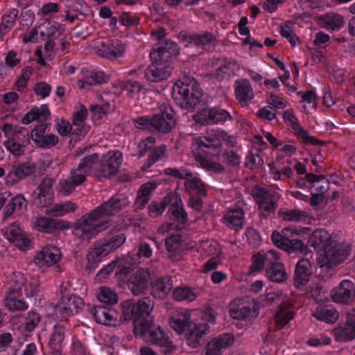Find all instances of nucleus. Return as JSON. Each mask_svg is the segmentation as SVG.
<instances>
[{
  "instance_id": "052dcab7",
  "label": "nucleus",
  "mask_w": 355,
  "mask_h": 355,
  "mask_svg": "<svg viewBox=\"0 0 355 355\" xmlns=\"http://www.w3.org/2000/svg\"><path fill=\"white\" fill-rule=\"evenodd\" d=\"M155 142V139L153 137H148L146 139L142 140L137 146L139 158L142 157L145 154L150 150Z\"/></svg>"
},
{
  "instance_id": "37998d69",
  "label": "nucleus",
  "mask_w": 355,
  "mask_h": 355,
  "mask_svg": "<svg viewBox=\"0 0 355 355\" xmlns=\"http://www.w3.org/2000/svg\"><path fill=\"white\" fill-rule=\"evenodd\" d=\"M278 216L285 221L298 222L305 220L308 217V213L299 209H279Z\"/></svg>"
},
{
  "instance_id": "a19ab883",
  "label": "nucleus",
  "mask_w": 355,
  "mask_h": 355,
  "mask_svg": "<svg viewBox=\"0 0 355 355\" xmlns=\"http://www.w3.org/2000/svg\"><path fill=\"white\" fill-rule=\"evenodd\" d=\"M106 251L100 241L96 242L87 252V259L88 263L93 266L94 264L100 261L102 257L109 254V252Z\"/></svg>"
},
{
  "instance_id": "2eb2a0df",
  "label": "nucleus",
  "mask_w": 355,
  "mask_h": 355,
  "mask_svg": "<svg viewBox=\"0 0 355 355\" xmlns=\"http://www.w3.org/2000/svg\"><path fill=\"white\" fill-rule=\"evenodd\" d=\"M180 49L178 44L171 40L159 43L157 48H154L150 53L151 60L171 62L179 53Z\"/></svg>"
},
{
  "instance_id": "473e14b6",
  "label": "nucleus",
  "mask_w": 355,
  "mask_h": 355,
  "mask_svg": "<svg viewBox=\"0 0 355 355\" xmlns=\"http://www.w3.org/2000/svg\"><path fill=\"white\" fill-rule=\"evenodd\" d=\"M190 38L193 41V44L194 45L205 50H209L216 44V36L208 31L204 32L201 34H191Z\"/></svg>"
},
{
  "instance_id": "864d4df0",
  "label": "nucleus",
  "mask_w": 355,
  "mask_h": 355,
  "mask_svg": "<svg viewBox=\"0 0 355 355\" xmlns=\"http://www.w3.org/2000/svg\"><path fill=\"white\" fill-rule=\"evenodd\" d=\"M250 305L239 304L237 307H232L230 309V316L236 320H244L251 313Z\"/></svg>"
},
{
  "instance_id": "c9c22d12",
  "label": "nucleus",
  "mask_w": 355,
  "mask_h": 355,
  "mask_svg": "<svg viewBox=\"0 0 355 355\" xmlns=\"http://www.w3.org/2000/svg\"><path fill=\"white\" fill-rule=\"evenodd\" d=\"M99 157L97 153H92L80 159L78 166V171H82L88 175L97 171Z\"/></svg>"
},
{
  "instance_id": "79ce46f5",
  "label": "nucleus",
  "mask_w": 355,
  "mask_h": 355,
  "mask_svg": "<svg viewBox=\"0 0 355 355\" xmlns=\"http://www.w3.org/2000/svg\"><path fill=\"white\" fill-rule=\"evenodd\" d=\"M115 261H117L116 275L120 277H125L130 274L135 264L132 257L129 255L116 259Z\"/></svg>"
},
{
  "instance_id": "f704fd0d",
  "label": "nucleus",
  "mask_w": 355,
  "mask_h": 355,
  "mask_svg": "<svg viewBox=\"0 0 355 355\" xmlns=\"http://www.w3.org/2000/svg\"><path fill=\"white\" fill-rule=\"evenodd\" d=\"M330 239V235L326 230L318 229L313 231L309 236L308 244L315 249L321 248L324 249L327 246Z\"/></svg>"
},
{
  "instance_id": "423d86ee",
  "label": "nucleus",
  "mask_w": 355,
  "mask_h": 355,
  "mask_svg": "<svg viewBox=\"0 0 355 355\" xmlns=\"http://www.w3.org/2000/svg\"><path fill=\"white\" fill-rule=\"evenodd\" d=\"M350 250L347 245L341 243L329 245L320 252L317 261L322 268H334L346 259L349 255Z\"/></svg>"
},
{
  "instance_id": "20e7f679",
  "label": "nucleus",
  "mask_w": 355,
  "mask_h": 355,
  "mask_svg": "<svg viewBox=\"0 0 355 355\" xmlns=\"http://www.w3.org/2000/svg\"><path fill=\"white\" fill-rule=\"evenodd\" d=\"M299 235L296 228L288 227L283 228L281 232L275 230L271 235V240L279 248L288 253H307V245L297 238Z\"/></svg>"
},
{
  "instance_id": "7ed1b4c3",
  "label": "nucleus",
  "mask_w": 355,
  "mask_h": 355,
  "mask_svg": "<svg viewBox=\"0 0 355 355\" xmlns=\"http://www.w3.org/2000/svg\"><path fill=\"white\" fill-rule=\"evenodd\" d=\"M203 96L200 84L193 77L184 76L175 82L172 88V97L181 108L193 109L199 105Z\"/></svg>"
},
{
  "instance_id": "f257e3e1",
  "label": "nucleus",
  "mask_w": 355,
  "mask_h": 355,
  "mask_svg": "<svg viewBox=\"0 0 355 355\" xmlns=\"http://www.w3.org/2000/svg\"><path fill=\"white\" fill-rule=\"evenodd\" d=\"M129 203L130 201L123 195H114L78 219L72 225V234L81 241L89 242L98 234L110 227V220L107 217L116 214Z\"/></svg>"
},
{
  "instance_id": "49530a36",
  "label": "nucleus",
  "mask_w": 355,
  "mask_h": 355,
  "mask_svg": "<svg viewBox=\"0 0 355 355\" xmlns=\"http://www.w3.org/2000/svg\"><path fill=\"white\" fill-rule=\"evenodd\" d=\"M173 298L177 301L192 302L196 297V294L189 287L175 288L173 293Z\"/></svg>"
},
{
  "instance_id": "e2e57ef3",
  "label": "nucleus",
  "mask_w": 355,
  "mask_h": 355,
  "mask_svg": "<svg viewBox=\"0 0 355 355\" xmlns=\"http://www.w3.org/2000/svg\"><path fill=\"white\" fill-rule=\"evenodd\" d=\"M12 139H16L23 144H28L30 141L28 131L25 128L15 126L13 128Z\"/></svg>"
},
{
  "instance_id": "ea45409f",
  "label": "nucleus",
  "mask_w": 355,
  "mask_h": 355,
  "mask_svg": "<svg viewBox=\"0 0 355 355\" xmlns=\"http://www.w3.org/2000/svg\"><path fill=\"white\" fill-rule=\"evenodd\" d=\"M192 322L189 321V315L182 314L178 315V317L171 318L170 320L171 327L179 334L189 329L193 324Z\"/></svg>"
},
{
  "instance_id": "4c0bfd02",
  "label": "nucleus",
  "mask_w": 355,
  "mask_h": 355,
  "mask_svg": "<svg viewBox=\"0 0 355 355\" xmlns=\"http://www.w3.org/2000/svg\"><path fill=\"white\" fill-rule=\"evenodd\" d=\"M65 329L61 325H55L52 333L49 347L54 351V353H62V342L64 338Z\"/></svg>"
},
{
  "instance_id": "603ef678",
  "label": "nucleus",
  "mask_w": 355,
  "mask_h": 355,
  "mask_svg": "<svg viewBox=\"0 0 355 355\" xmlns=\"http://www.w3.org/2000/svg\"><path fill=\"white\" fill-rule=\"evenodd\" d=\"M76 205L71 202H67L64 204H56L51 209L49 213L53 216H64L67 213L75 211Z\"/></svg>"
},
{
  "instance_id": "0eeeda50",
  "label": "nucleus",
  "mask_w": 355,
  "mask_h": 355,
  "mask_svg": "<svg viewBox=\"0 0 355 355\" xmlns=\"http://www.w3.org/2000/svg\"><path fill=\"white\" fill-rule=\"evenodd\" d=\"M196 153L194 156L218 157L222 153V141L217 135H209L196 139Z\"/></svg>"
},
{
  "instance_id": "f8f14e48",
  "label": "nucleus",
  "mask_w": 355,
  "mask_h": 355,
  "mask_svg": "<svg viewBox=\"0 0 355 355\" xmlns=\"http://www.w3.org/2000/svg\"><path fill=\"white\" fill-rule=\"evenodd\" d=\"M83 305V300L80 297L76 295H70L62 297L58 302L55 309V314L59 315L62 318L67 319L77 313Z\"/></svg>"
},
{
  "instance_id": "680f3d73",
  "label": "nucleus",
  "mask_w": 355,
  "mask_h": 355,
  "mask_svg": "<svg viewBox=\"0 0 355 355\" xmlns=\"http://www.w3.org/2000/svg\"><path fill=\"white\" fill-rule=\"evenodd\" d=\"M223 64L216 69L217 75L219 74L220 71H224V73L229 74L233 72L236 67H238L237 62L234 60H230L227 58H222L220 59Z\"/></svg>"
},
{
  "instance_id": "338daca9",
  "label": "nucleus",
  "mask_w": 355,
  "mask_h": 355,
  "mask_svg": "<svg viewBox=\"0 0 355 355\" xmlns=\"http://www.w3.org/2000/svg\"><path fill=\"white\" fill-rule=\"evenodd\" d=\"M172 215L182 225L187 223V213L184 210L182 207H180L178 203L173 205Z\"/></svg>"
},
{
  "instance_id": "7c9ffc66",
  "label": "nucleus",
  "mask_w": 355,
  "mask_h": 355,
  "mask_svg": "<svg viewBox=\"0 0 355 355\" xmlns=\"http://www.w3.org/2000/svg\"><path fill=\"white\" fill-rule=\"evenodd\" d=\"M121 164V161L115 156H111L105 160L98 161L95 175L99 177L110 178L115 175Z\"/></svg>"
},
{
  "instance_id": "dca6fc26",
  "label": "nucleus",
  "mask_w": 355,
  "mask_h": 355,
  "mask_svg": "<svg viewBox=\"0 0 355 355\" xmlns=\"http://www.w3.org/2000/svg\"><path fill=\"white\" fill-rule=\"evenodd\" d=\"M47 125H37L31 132V138L35 145L42 148H50L58 143V137L53 134H46Z\"/></svg>"
},
{
  "instance_id": "e433bc0d",
  "label": "nucleus",
  "mask_w": 355,
  "mask_h": 355,
  "mask_svg": "<svg viewBox=\"0 0 355 355\" xmlns=\"http://www.w3.org/2000/svg\"><path fill=\"white\" fill-rule=\"evenodd\" d=\"M312 315L316 319L329 324L334 323L339 316L335 309L328 306L316 309Z\"/></svg>"
},
{
  "instance_id": "c03bdc74",
  "label": "nucleus",
  "mask_w": 355,
  "mask_h": 355,
  "mask_svg": "<svg viewBox=\"0 0 355 355\" xmlns=\"http://www.w3.org/2000/svg\"><path fill=\"white\" fill-rule=\"evenodd\" d=\"M96 297L101 302L109 305L116 304L118 302V296L115 291L106 286H101L98 288Z\"/></svg>"
},
{
  "instance_id": "a18cd8bd",
  "label": "nucleus",
  "mask_w": 355,
  "mask_h": 355,
  "mask_svg": "<svg viewBox=\"0 0 355 355\" xmlns=\"http://www.w3.org/2000/svg\"><path fill=\"white\" fill-rule=\"evenodd\" d=\"M18 294L8 293L6 299V306L10 311H24L28 309L27 304L21 300H17Z\"/></svg>"
},
{
  "instance_id": "bb28decb",
  "label": "nucleus",
  "mask_w": 355,
  "mask_h": 355,
  "mask_svg": "<svg viewBox=\"0 0 355 355\" xmlns=\"http://www.w3.org/2000/svg\"><path fill=\"white\" fill-rule=\"evenodd\" d=\"M335 334L342 341L352 340L355 338V309L347 313L345 323L336 329Z\"/></svg>"
},
{
  "instance_id": "ddd939ff",
  "label": "nucleus",
  "mask_w": 355,
  "mask_h": 355,
  "mask_svg": "<svg viewBox=\"0 0 355 355\" xmlns=\"http://www.w3.org/2000/svg\"><path fill=\"white\" fill-rule=\"evenodd\" d=\"M331 296L336 303L349 304L355 298V284L350 280L344 279L331 291Z\"/></svg>"
},
{
  "instance_id": "69168bd1",
  "label": "nucleus",
  "mask_w": 355,
  "mask_h": 355,
  "mask_svg": "<svg viewBox=\"0 0 355 355\" xmlns=\"http://www.w3.org/2000/svg\"><path fill=\"white\" fill-rule=\"evenodd\" d=\"M137 128L153 132V116H145L134 120Z\"/></svg>"
},
{
  "instance_id": "4be33fe9",
  "label": "nucleus",
  "mask_w": 355,
  "mask_h": 355,
  "mask_svg": "<svg viewBox=\"0 0 355 355\" xmlns=\"http://www.w3.org/2000/svg\"><path fill=\"white\" fill-rule=\"evenodd\" d=\"M35 170V165L31 162L14 164L8 173L7 181L12 184H17L26 177L32 175Z\"/></svg>"
},
{
  "instance_id": "f03ea898",
  "label": "nucleus",
  "mask_w": 355,
  "mask_h": 355,
  "mask_svg": "<svg viewBox=\"0 0 355 355\" xmlns=\"http://www.w3.org/2000/svg\"><path fill=\"white\" fill-rule=\"evenodd\" d=\"M154 303L149 297H145L137 301L131 299L121 304V314L120 321L128 322L132 320L134 331H144V325L151 324L153 317L151 315Z\"/></svg>"
},
{
  "instance_id": "c85d7f7f",
  "label": "nucleus",
  "mask_w": 355,
  "mask_h": 355,
  "mask_svg": "<svg viewBox=\"0 0 355 355\" xmlns=\"http://www.w3.org/2000/svg\"><path fill=\"white\" fill-rule=\"evenodd\" d=\"M312 266L307 259H301L295 266L294 280L297 287L304 286L309 281Z\"/></svg>"
},
{
  "instance_id": "774afa93",
  "label": "nucleus",
  "mask_w": 355,
  "mask_h": 355,
  "mask_svg": "<svg viewBox=\"0 0 355 355\" xmlns=\"http://www.w3.org/2000/svg\"><path fill=\"white\" fill-rule=\"evenodd\" d=\"M33 203L37 207H44L51 204L52 195L41 194V193H33Z\"/></svg>"
},
{
  "instance_id": "6e6d98bb",
  "label": "nucleus",
  "mask_w": 355,
  "mask_h": 355,
  "mask_svg": "<svg viewBox=\"0 0 355 355\" xmlns=\"http://www.w3.org/2000/svg\"><path fill=\"white\" fill-rule=\"evenodd\" d=\"M169 203L168 196L164 198V200L160 202L156 201L153 202L148 206V214L150 217L156 218L159 216L164 211L166 205Z\"/></svg>"
},
{
  "instance_id": "bf43d9fd",
  "label": "nucleus",
  "mask_w": 355,
  "mask_h": 355,
  "mask_svg": "<svg viewBox=\"0 0 355 355\" xmlns=\"http://www.w3.org/2000/svg\"><path fill=\"white\" fill-rule=\"evenodd\" d=\"M266 266V254L262 256L260 253H257L252 257V263L250 267V273L252 274L262 270Z\"/></svg>"
},
{
  "instance_id": "de8ad7c7",
  "label": "nucleus",
  "mask_w": 355,
  "mask_h": 355,
  "mask_svg": "<svg viewBox=\"0 0 355 355\" xmlns=\"http://www.w3.org/2000/svg\"><path fill=\"white\" fill-rule=\"evenodd\" d=\"M184 241V235L181 233L173 234L165 240V245L168 252L174 253L181 247Z\"/></svg>"
},
{
  "instance_id": "393cba45",
  "label": "nucleus",
  "mask_w": 355,
  "mask_h": 355,
  "mask_svg": "<svg viewBox=\"0 0 355 355\" xmlns=\"http://www.w3.org/2000/svg\"><path fill=\"white\" fill-rule=\"evenodd\" d=\"M125 51V46L121 42L108 41L107 43H102L96 53L99 56L114 60L121 57Z\"/></svg>"
},
{
  "instance_id": "9b49d317",
  "label": "nucleus",
  "mask_w": 355,
  "mask_h": 355,
  "mask_svg": "<svg viewBox=\"0 0 355 355\" xmlns=\"http://www.w3.org/2000/svg\"><path fill=\"white\" fill-rule=\"evenodd\" d=\"M151 275L148 268H139L131 275L128 287L134 295L145 293L150 284Z\"/></svg>"
},
{
  "instance_id": "f3484780",
  "label": "nucleus",
  "mask_w": 355,
  "mask_h": 355,
  "mask_svg": "<svg viewBox=\"0 0 355 355\" xmlns=\"http://www.w3.org/2000/svg\"><path fill=\"white\" fill-rule=\"evenodd\" d=\"M150 294L155 298L164 299L171 292L173 284L170 276L159 277L150 279Z\"/></svg>"
},
{
  "instance_id": "0e129e2a",
  "label": "nucleus",
  "mask_w": 355,
  "mask_h": 355,
  "mask_svg": "<svg viewBox=\"0 0 355 355\" xmlns=\"http://www.w3.org/2000/svg\"><path fill=\"white\" fill-rule=\"evenodd\" d=\"M40 320V317L39 314L34 311H31L28 313L27 316L26 317L25 322V329L28 332H31L33 329L37 327L39 322Z\"/></svg>"
},
{
  "instance_id": "4d7b16f0",
  "label": "nucleus",
  "mask_w": 355,
  "mask_h": 355,
  "mask_svg": "<svg viewBox=\"0 0 355 355\" xmlns=\"http://www.w3.org/2000/svg\"><path fill=\"white\" fill-rule=\"evenodd\" d=\"M324 24L327 28L339 29L344 24L343 17L335 13L327 15L324 19Z\"/></svg>"
},
{
  "instance_id": "39448f33",
  "label": "nucleus",
  "mask_w": 355,
  "mask_h": 355,
  "mask_svg": "<svg viewBox=\"0 0 355 355\" xmlns=\"http://www.w3.org/2000/svg\"><path fill=\"white\" fill-rule=\"evenodd\" d=\"M144 331H134L135 334L143 338L146 342L157 345L162 349L164 354L175 353L176 346L173 345L169 337L166 336L159 326H155L153 321L151 324L144 325Z\"/></svg>"
},
{
  "instance_id": "c756f323",
  "label": "nucleus",
  "mask_w": 355,
  "mask_h": 355,
  "mask_svg": "<svg viewBox=\"0 0 355 355\" xmlns=\"http://www.w3.org/2000/svg\"><path fill=\"white\" fill-rule=\"evenodd\" d=\"M125 240L126 236L124 233L116 229H112L108 232L107 236L99 241L105 248L106 252L110 254L121 247Z\"/></svg>"
},
{
  "instance_id": "13d9d810",
  "label": "nucleus",
  "mask_w": 355,
  "mask_h": 355,
  "mask_svg": "<svg viewBox=\"0 0 355 355\" xmlns=\"http://www.w3.org/2000/svg\"><path fill=\"white\" fill-rule=\"evenodd\" d=\"M166 146H161L154 148V150L149 155L147 161L145 163L144 167H150L156 161L163 156L165 157Z\"/></svg>"
},
{
  "instance_id": "a211bd4d",
  "label": "nucleus",
  "mask_w": 355,
  "mask_h": 355,
  "mask_svg": "<svg viewBox=\"0 0 355 355\" xmlns=\"http://www.w3.org/2000/svg\"><path fill=\"white\" fill-rule=\"evenodd\" d=\"M284 119L290 123L292 128L295 130L296 134L302 142L312 145H321L324 144L323 141L309 135L308 132L300 125L298 120L292 110L284 112Z\"/></svg>"
},
{
  "instance_id": "5701e85b",
  "label": "nucleus",
  "mask_w": 355,
  "mask_h": 355,
  "mask_svg": "<svg viewBox=\"0 0 355 355\" xmlns=\"http://www.w3.org/2000/svg\"><path fill=\"white\" fill-rule=\"evenodd\" d=\"M61 258V252L58 248L47 245L39 252L34 258L35 263L42 267L56 263Z\"/></svg>"
},
{
  "instance_id": "72a5a7b5",
  "label": "nucleus",
  "mask_w": 355,
  "mask_h": 355,
  "mask_svg": "<svg viewBox=\"0 0 355 355\" xmlns=\"http://www.w3.org/2000/svg\"><path fill=\"white\" fill-rule=\"evenodd\" d=\"M156 187L157 184L153 182L145 183L141 187L135 200V205L138 209H142L144 208L150 200V194Z\"/></svg>"
},
{
  "instance_id": "6ab92c4d",
  "label": "nucleus",
  "mask_w": 355,
  "mask_h": 355,
  "mask_svg": "<svg viewBox=\"0 0 355 355\" xmlns=\"http://www.w3.org/2000/svg\"><path fill=\"white\" fill-rule=\"evenodd\" d=\"M96 322L103 325H111L119 316V313L105 306H94L89 310Z\"/></svg>"
},
{
  "instance_id": "4468645a",
  "label": "nucleus",
  "mask_w": 355,
  "mask_h": 355,
  "mask_svg": "<svg viewBox=\"0 0 355 355\" xmlns=\"http://www.w3.org/2000/svg\"><path fill=\"white\" fill-rule=\"evenodd\" d=\"M153 63L145 70V78L150 82L166 80L171 74L173 67L169 62L152 60Z\"/></svg>"
},
{
  "instance_id": "1a4fd4ad",
  "label": "nucleus",
  "mask_w": 355,
  "mask_h": 355,
  "mask_svg": "<svg viewBox=\"0 0 355 355\" xmlns=\"http://www.w3.org/2000/svg\"><path fill=\"white\" fill-rule=\"evenodd\" d=\"M230 119L227 111L217 107L204 108L193 116L196 122L202 125L223 123Z\"/></svg>"
},
{
  "instance_id": "9d476101",
  "label": "nucleus",
  "mask_w": 355,
  "mask_h": 355,
  "mask_svg": "<svg viewBox=\"0 0 355 355\" xmlns=\"http://www.w3.org/2000/svg\"><path fill=\"white\" fill-rule=\"evenodd\" d=\"M254 197L259 206L266 214L262 213L261 216L266 218L268 215L275 212L277 207L279 196L275 192L270 193L264 189L256 187L253 190Z\"/></svg>"
},
{
  "instance_id": "cd10ccee",
  "label": "nucleus",
  "mask_w": 355,
  "mask_h": 355,
  "mask_svg": "<svg viewBox=\"0 0 355 355\" xmlns=\"http://www.w3.org/2000/svg\"><path fill=\"white\" fill-rule=\"evenodd\" d=\"M209 330V326L207 323H194L189 329L187 336V343L192 348H196L202 344V337Z\"/></svg>"
},
{
  "instance_id": "2f4dec72",
  "label": "nucleus",
  "mask_w": 355,
  "mask_h": 355,
  "mask_svg": "<svg viewBox=\"0 0 355 355\" xmlns=\"http://www.w3.org/2000/svg\"><path fill=\"white\" fill-rule=\"evenodd\" d=\"M243 219L244 212L241 208L229 210L223 218L225 224L236 231L242 228Z\"/></svg>"
},
{
  "instance_id": "09e8293b",
  "label": "nucleus",
  "mask_w": 355,
  "mask_h": 355,
  "mask_svg": "<svg viewBox=\"0 0 355 355\" xmlns=\"http://www.w3.org/2000/svg\"><path fill=\"white\" fill-rule=\"evenodd\" d=\"M208 157L196 156V160L200 164L201 167L208 171H213L221 173L225 171V167L220 163L211 162L207 159Z\"/></svg>"
},
{
  "instance_id": "5fc2aeb1",
  "label": "nucleus",
  "mask_w": 355,
  "mask_h": 355,
  "mask_svg": "<svg viewBox=\"0 0 355 355\" xmlns=\"http://www.w3.org/2000/svg\"><path fill=\"white\" fill-rule=\"evenodd\" d=\"M19 141L16 139L10 138L4 142V146L12 155L20 156L24 153V148L27 144H20Z\"/></svg>"
},
{
  "instance_id": "aec40b11",
  "label": "nucleus",
  "mask_w": 355,
  "mask_h": 355,
  "mask_svg": "<svg viewBox=\"0 0 355 355\" xmlns=\"http://www.w3.org/2000/svg\"><path fill=\"white\" fill-rule=\"evenodd\" d=\"M236 98L242 107H248L254 97L252 87L247 79H239L235 82Z\"/></svg>"
},
{
  "instance_id": "8fccbe9b",
  "label": "nucleus",
  "mask_w": 355,
  "mask_h": 355,
  "mask_svg": "<svg viewBox=\"0 0 355 355\" xmlns=\"http://www.w3.org/2000/svg\"><path fill=\"white\" fill-rule=\"evenodd\" d=\"M36 223L38 230L44 232L51 233L60 229L58 223L54 219L43 217L38 218Z\"/></svg>"
},
{
  "instance_id": "412c9836",
  "label": "nucleus",
  "mask_w": 355,
  "mask_h": 355,
  "mask_svg": "<svg viewBox=\"0 0 355 355\" xmlns=\"http://www.w3.org/2000/svg\"><path fill=\"white\" fill-rule=\"evenodd\" d=\"M234 343L232 334H223L213 338L206 346V355H218Z\"/></svg>"
},
{
  "instance_id": "b1692460",
  "label": "nucleus",
  "mask_w": 355,
  "mask_h": 355,
  "mask_svg": "<svg viewBox=\"0 0 355 355\" xmlns=\"http://www.w3.org/2000/svg\"><path fill=\"white\" fill-rule=\"evenodd\" d=\"M175 125L173 110L165 111L153 116V132L168 133Z\"/></svg>"
},
{
  "instance_id": "6e6552de",
  "label": "nucleus",
  "mask_w": 355,
  "mask_h": 355,
  "mask_svg": "<svg viewBox=\"0 0 355 355\" xmlns=\"http://www.w3.org/2000/svg\"><path fill=\"white\" fill-rule=\"evenodd\" d=\"M266 273L273 282L282 283L287 279L285 268L279 261V253L275 250H269L266 253Z\"/></svg>"
},
{
  "instance_id": "58836bf2",
  "label": "nucleus",
  "mask_w": 355,
  "mask_h": 355,
  "mask_svg": "<svg viewBox=\"0 0 355 355\" xmlns=\"http://www.w3.org/2000/svg\"><path fill=\"white\" fill-rule=\"evenodd\" d=\"M293 312L288 309L286 305H279L274 318L277 329H280L283 328L291 319L293 318Z\"/></svg>"
},
{
  "instance_id": "a878e982",
  "label": "nucleus",
  "mask_w": 355,
  "mask_h": 355,
  "mask_svg": "<svg viewBox=\"0 0 355 355\" xmlns=\"http://www.w3.org/2000/svg\"><path fill=\"white\" fill-rule=\"evenodd\" d=\"M5 236L20 250H26L31 243V241L22 232L18 225H10L4 231Z\"/></svg>"
},
{
  "instance_id": "3c124183",
  "label": "nucleus",
  "mask_w": 355,
  "mask_h": 355,
  "mask_svg": "<svg viewBox=\"0 0 355 355\" xmlns=\"http://www.w3.org/2000/svg\"><path fill=\"white\" fill-rule=\"evenodd\" d=\"M186 190L198 196H205L207 191L202 182L198 178H193L185 182Z\"/></svg>"
}]
</instances>
